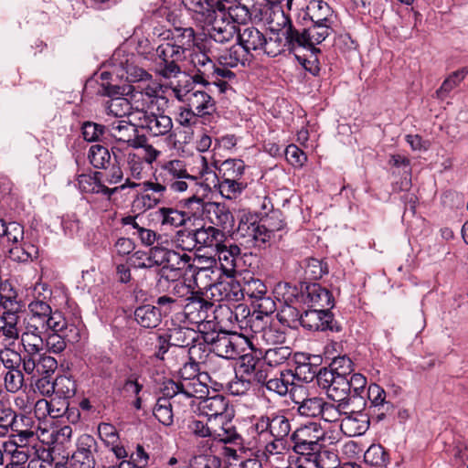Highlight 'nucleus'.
Wrapping results in <instances>:
<instances>
[{
  "label": "nucleus",
  "mask_w": 468,
  "mask_h": 468,
  "mask_svg": "<svg viewBox=\"0 0 468 468\" xmlns=\"http://www.w3.org/2000/svg\"><path fill=\"white\" fill-rule=\"evenodd\" d=\"M290 397L298 414L305 418H319L324 406V399L318 396H309L308 389L303 385H292Z\"/></svg>",
  "instance_id": "nucleus-15"
},
{
  "label": "nucleus",
  "mask_w": 468,
  "mask_h": 468,
  "mask_svg": "<svg viewBox=\"0 0 468 468\" xmlns=\"http://www.w3.org/2000/svg\"><path fill=\"white\" fill-rule=\"evenodd\" d=\"M226 17V15L219 13L209 25H206L209 39L225 44L231 41L236 35L238 36V26H234L233 21H228Z\"/></svg>",
  "instance_id": "nucleus-23"
},
{
  "label": "nucleus",
  "mask_w": 468,
  "mask_h": 468,
  "mask_svg": "<svg viewBox=\"0 0 468 468\" xmlns=\"http://www.w3.org/2000/svg\"><path fill=\"white\" fill-rule=\"evenodd\" d=\"M208 345L209 344L204 341V335L201 336L199 335L197 341L187 347L189 360L196 362L198 365L205 362L208 351H210L207 347Z\"/></svg>",
  "instance_id": "nucleus-62"
},
{
  "label": "nucleus",
  "mask_w": 468,
  "mask_h": 468,
  "mask_svg": "<svg viewBox=\"0 0 468 468\" xmlns=\"http://www.w3.org/2000/svg\"><path fill=\"white\" fill-rule=\"evenodd\" d=\"M293 451L297 454L314 455L324 441V431L317 422L301 425L292 434Z\"/></svg>",
  "instance_id": "nucleus-9"
},
{
  "label": "nucleus",
  "mask_w": 468,
  "mask_h": 468,
  "mask_svg": "<svg viewBox=\"0 0 468 468\" xmlns=\"http://www.w3.org/2000/svg\"><path fill=\"white\" fill-rule=\"evenodd\" d=\"M204 341L210 344L213 352L224 359H235L247 349L253 351L252 344L241 334L220 331L204 334Z\"/></svg>",
  "instance_id": "nucleus-5"
},
{
  "label": "nucleus",
  "mask_w": 468,
  "mask_h": 468,
  "mask_svg": "<svg viewBox=\"0 0 468 468\" xmlns=\"http://www.w3.org/2000/svg\"><path fill=\"white\" fill-rule=\"evenodd\" d=\"M303 327L311 331H339L340 327L334 319L333 314L328 310L312 308L303 313L302 317Z\"/></svg>",
  "instance_id": "nucleus-21"
},
{
  "label": "nucleus",
  "mask_w": 468,
  "mask_h": 468,
  "mask_svg": "<svg viewBox=\"0 0 468 468\" xmlns=\"http://www.w3.org/2000/svg\"><path fill=\"white\" fill-rule=\"evenodd\" d=\"M200 160L202 169L199 176L191 175L186 162L181 159L164 161L153 174L156 186H152L165 194L167 190L176 194L186 192L190 186H197L198 179L209 170L206 158L201 157Z\"/></svg>",
  "instance_id": "nucleus-1"
},
{
  "label": "nucleus",
  "mask_w": 468,
  "mask_h": 468,
  "mask_svg": "<svg viewBox=\"0 0 468 468\" xmlns=\"http://www.w3.org/2000/svg\"><path fill=\"white\" fill-rule=\"evenodd\" d=\"M468 74V68H463L452 72L447 79L444 80L441 86L436 91L437 97L444 99L454 88L460 85Z\"/></svg>",
  "instance_id": "nucleus-55"
},
{
  "label": "nucleus",
  "mask_w": 468,
  "mask_h": 468,
  "mask_svg": "<svg viewBox=\"0 0 468 468\" xmlns=\"http://www.w3.org/2000/svg\"><path fill=\"white\" fill-rule=\"evenodd\" d=\"M137 127V124H133L130 121L116 119L107 124V135L116 143L137 147L140 145Z\"/></svg>",
  "instance_id": "nucleus-19"
},
{
  "label": "nucleus",
  "mask_w": 468,
  "mask_h": 468,
  "mask_svg": "<svg viewBox=\"0 0 468 468\" xmlns=\"http://www.w3.org/2000/svg\"><path fill=\"white\" fill-rule=\"evenodd\" d=\"M318 386L326 391L327 397L334 402L346 401L350 403V386L347 377L339 373L326 371V367L319 369L317 375Z\"/></svg>",
  "instance_id": "nucleus-13"
},
{
  "label": "nucleus",
  "mask_w": 468,
  "mask_h": 468,
  "mask_svg": "<svg viewBox=\"0 0 468 468\" xmlns=\"http://www.w3.org/2000/svg\"><path fill=\"white\" fill-rule=\"evenodd\" d=\"M305 302L314 309L329 311L334 307V297L331 292L318 283H313L306 287Z\"/></svg>",
  "instance_id": "nucleus-31"
},
{
  "label": "nucleus",
  "mask_w": 468,
  "mask_h": 468,
  "mask_svg": "<svg viewBox=\"0 0 468 468\" xmlns=\"http://www.w3.org/2000/svg\"><path fill=\"white\" fill-rule=\"evenodd\" d=\"M273 218H278L277 212H272L270 216L267 215V218L261 222H249L248 219L242 218L239 223L237 234L247 239L248 243H251L255 247H261L271 240L274 231L282 229L284 226L283 221L272 225Z\"/></svg>",
  "instance_id": "nucleus-7"
},
{
  "label": "nucleus",
  "mask_w": 468,
  "mask_h": 468,
  "mask_svg": "<svg viewBox=\"0 0 468 468\" xmlns=\"http://www.w3.org/2000/svg\"><path fill=\"white\" fill-rule=\"evenodd\" d=\"M226 15L228 21H233L234 26L245 24L250 18V13L246 5L235 4L226 8L220 7V12Z\"/></svg>",
  "instance_id": "nucleus-54"
},
{
  "label": "nucleus",
  "mask_w": 468,
  "mask_h": 468,
  "mask_svg": "<svg viewBox=\"0 0 468 468\" xmlns=\"http://www.w3.org/2000/svg\"><path fill=\"white\" fill-rule=\"evenodd\" d=\"M238 291L239 295H247L253 302L267 294V286L260 279L250 278L245 282L242 288L239 286Z\"/></svg>",
  "instance_id": "nucleus-52"
},
{
  "label": "nucleus",
  "mask_w": 468,
  "mask_h": 468,
  "mask_svg": "<svg viewBox=\"0 0 468 468\" xmlns=\"http://www.w3.org/2000/svg\"><path fill=\"white\" fill-rule=\"evenodd\" d=\"M63 329L60 332H55L53 330L44 331L46 348L48 352L58 354L61 353L67 346L65 340V334Z\"/></svg>",
  "instance_id": "nucleus-59"
},
{
  "label": "nucleus",
  "mask_w": 468,
  "mask_h": 468,
  "mask_svg": "<svg viewBox=\"0 0 468 468\" xmlns=\"http://www.w3.org/2000/svg\"><path fill=\"white\" fill-rule=\"evenodd\" d=\"M194 239L196 246L200 248H214L216 249L226 240L225 233L214 227H202L193 230Z\"/></svg>",
  "instance_id": "nucleus-35"
},
{
  "label": "nucleus",
  "mask_w": 468,
  "mask_h": 468,
  "mask_svg": "<svg viewBox=\"0 0 468 468\" xmlns=\"http://www.w3.org/2000/svg\"><path fill=\"white\" fill-rule=\"evenodd\" d=\"M160 390L165 396L175 397L176 402L186 408L192 405L194 399H202L207 387L198 378L179 381L167 379L163 382Z\"/></svg>",
  "instance_id": "nucleus-6"
},
{
  "label": "nucleus",
  "mask_w": 468,
  "mask_h": 468,
  "mask_svg": "<svg viewBox=\"0 0 468 468\" xmlns=\"http://www.w3.org/2000/svg\"><path fill=\"white\" fill-rule=\"evenodd\" d=\"M186 57L183 55V50L175 48L170 42L160 44L154 53V63L156 72L165 79L176 78L181 73L179 62Z\"/></svg>",
  "instance_id": "nucleus-12"
},
{
  "label": "nucleus",
  "mask_w": 468,
  "mask_h": 468,
  "mask_svg": "<svg viewBox=\"0 0 468 468\" xmlns=\"http://www.w3.org/2000/svg\"><path fill=\"white\" fill-rule=\"evenodd\" d=\"M247 184L243 180L219 179L218 191L227 199H234L241 194Z\"/></svg>",
  "instance_id": "nucleus-56"
},
{
  "label": "nucleus",
  "mask_w": 468,
  "mask_h": 468,
  "mask_svg": "<svg viewBox=\"0 0 468 468\" xmlns=\"http://www.w3.org/2000/svg\"><path fill=\"white\" fill-rule=\"evenodd\" d=\"M192 258L185 251L168 250L167 262L158 269L156 289L160 292L169 290L170 281L176 280L184 268L192 269Z\"/></svg>",
  "instance_id": "nucleus-10"
},
{
  "label": "nucleus",
  "mask_w": 468,
  "mask_h": 468,
  "mask_svg": "<svg viewBox=\"0 0 468 468\" xmlns=\"http://www.w3.org/2000/svg\"><path fill=\"white\" fill-rule=\"evenodd\" d=\"M333 32V27L324 24H314L305 28L307 39L313 48V52L319 51L314 46L322 43Z\"/></svg>",
  "instance_id": "nucleus-50"
},
{
  "label": "nucleus",
  "mask_w": 468,
  "mask_h": 468,
  "mask_svg": "<svg viewBox=\"0 0 468 468\" xmlns=\"http://www.w3.org/2000/svg\"><path fill=\"white\" fill-rule=\"evenodd\" d=\"M251 430L259 436L287 439L291 430L289 418L282 411L271 412L252 419Z\"/></svg>",
  "instance_id": "nucleus-8"
},
{
  "label": "nucleus",
  "mask_w": 468,
  "mask_h": 468,
  "mask_svg": "<svg viewBox=\"0 0 468 468\" xmlns=\"http://www.w3.org/2000/svg\"><path fill=\"white\" fill-rule=\"evenodd\" d=\"M303 314L293 303L282 304L277 314L278 320L290 328H297L302 324Z\"/></svg>",
  "instance_id": "nucleus-48"
},
{
  "label": "nucleus",
  "mask_w": 468,
  "mask_h": 468,
  "mask_svg": "<svg viewBox=\"0 0 468 468\" xmlns=\"http://www.w3.org/2000/svg\"><path fill=\"white\" fill-rule=\"evenodd\" d=\"M45 330L35 325L27 324L25 331L20 335V343L23 350L41 351L44 339L42 334Z\"/></svg>",
  "instance_id": "nucleus-41"
},
{
  "label": "nucleus",
  "mask_w": 468,
  "mask_h": 468,
  "mask_svg": "<svg viewBox=\"0 0 468 468\" xmlns=\"http://www.w3.org/2000/svg\"><path fill=\"white\" fill-rule=\"evenodd\" d=\"M220 267L218 268L227 277H233L236 272L237 261L240 249L236 244H227L225 241L215 249Z\"/></svg>",
  "instance_id": "nucleus-27"
},
{
  "label": "nucleus",
  "mask_w": 468,
  "mask_h": 468,
  "mask_svg": "<svg viewBox=\"0 0 468 468\" xmlns=\"http://www.w3.org/2000/svg\"><path fill=\"white\" fill-rule=\"evenodd\" d=\"M183 4L197 27L203 29L220 12V0H183Z\"/></svg>",
  "instance_id": "nucleus-16"
},
{
  "label": "nucleus",
  "mask_w": 468,
  "mask_h": 468,
  "mask_svg": "<svg viewBox=\"0 0 468 468\" xmlns=\"http://www.w3.org/2000/svg\"><path fill=\"white\" fill-rule=\"evenodd\" d=\"M187 429L188 431L196 437H218L219 440L224 442L234 441L239 437L232 428H224L223 426L221 430L225 431L226 435L220 433L215 434L205 421L197 419H192L188 421Z\"/></svg>",
  "instance_id": "nucleus-32"
},
{
  "label": "nucleus",
  "mask_w": 468,
  "mask_h": 468,
  "mask_svg": "<svg viewBox=\"0 0 468 468\" xmlns=\"http://www.w3.org/2000/svg\"><path fill=\"white\" fill-rule=\"evenodd\" d=\"M88 159L95 168L106 169V165L109 164L111 160V154L106 147L94 144L91 145L89 150Z\"/></svg>",
  "instance_id": "nucleus-58"
},
{
  "label": "nucleus",
  "mask_w": 468,
  "mask_h": 468,
  "mask_svg": "<svg viewBox=\"0 0 468 468\" xmlns=\"http://www.w3.org/2000/svg\"><path fill=\"white\" fill-rule=\"evenodd\" d=\"M307 16L312 23L334 26L335 15L333 8L323 0H312L307 5Z\"/></svg>",
  "instance_id": "nucleus-34"
},
{
  "label": "nucleus",
  "mask_w": 468,
  "mask_h": 468,
  "mask_svg": "<svg viewBox=\"0 0 468 468\" xmlns=\"http://www.w3.org/2000/svg\"><path fill=\"white\" fill-rule=\"evenodd\" d=\"M113 73L129 82H145L152 80V75L139 67L133 55H124L121 51L113 54Z\"/></svg>",
  "instance_id": "nucleus-14"
},
{
  "label": "nucleus",
  "mask_w": 468,
  "mask_h": 468,
  "mask_svg": "<svg viewBox=\"0 0 468 468\" xmlns=\"http://www.w3.org/2000/svg\"><path fill=\"white\" fill-rule=\"evenodd\" d=\"M184 409L185 407L181 403L176 402L175 397H168L162 394V396L158 398L153 412L159 422L169 426L173 423L174 411L179 412Z\"/></svg>",
  "instance_id": "nucleus-30"
},
{
  "label": "nucleus",
  "mask_w": 468,
  "mask_h": 468,
  "mask_svg": "<svg viewBox=\"0 0 468 468\" xmlns=\"http://www.w3.org/2000/svg\"><path fill=\"white\" fill-rule=\"evenodd\" d=\"M239 284L230 282H217L210 284H203L206 290L207 297L209 298L214 304L216 302L222 301H238L239 299Z\"/></svg>",
  "instance_id": "nucleus-29"
},
{
  "label": "nucleus",
  "mask_w": 468,
  "mask_h": 468,
  "mask_svg": "<svg viewBox=\"0 0 468 468\" xmlns=\"http://www.w3.org/2000/svg\"><path fill=\"white\" fill-rule=\"evenodd\" d=\"M184 204L192 217L202 218L218 229H230L234 226V215L225 203L205 201L193 195Z\"/></svg>",
  "instance_id": "nucleus-4"
},
{
  "label": "nucleus",
  "mask_w": 468,
  "mask_h": 468,
  "mask_svg": "<svg viewBox=\"0 0 468 468\" xmlns=\"http://www.w3.org/2000/svg\"><path fill=\"white\" fill-rule=\"evenodd\" d=\"M314 468H332L339 463L336 452L320 446V450L315 452L314 455L310 454Z\"/></svg>",
  "instance_id": "nucleus-53"
},
{
  "label": "nucleus",
  "mask_w": 468,
  "mask_h": 468,
  "mask_svg": "<svg viewBox=\"0 0 468 468\" xmlns=\"http://www.w3.org/2000/svg\"><path fill=\"white\" fill-rule=\"evenodd\" d=\"M152 186H156L154 178L142 182V190L136 194L133 201L135 209L144 212L156 207L162 202L165 194Z\"/></svg>",
  "instance_id": "nucleus-24"
},
{
  "label": "nucleus",
  "mask_w": 468,
  "mask_h": 468,
  "mask_svg": "<svg viewBox=\"0 0 468 468\" xmlns=\"http://www.w3.org/2000/svg\"><path fill=\"white\" fill-rule=\"evenodd\" d=\"M134 318L144 328H155L162 321L161 311L151 304L137 307L134 311Z\"/></svg>",
  "instance_id": "nucleus-40"
},
{
  "label": "nucleus",
  "mask_w": 468,
  "mask_h": 468,
  "mask_svg": "<svg viewBox=\"0 0 468 468\" xmlns=\"http://www.w3.org/2000/svg\"><path fill=\"white\" fill-rule=\"evenodd\" d=\"M174 91L178 100L186 102L190 109L196 111V114L204 117L211 115L216 112V102L214 99L205 90H189L182 94L180 89L175 88Z\"/></svg>",
  "instance_id": "nucleus-17"
},
{
  "label": "nucleus",
  "mask_w": 468,
  "mask_h": 468,
  "mask_svg": "<svg viewBox=\"0 0 468 468\" xmlns=\"http://www.w3.org/2000/svg\"><path fill=\"white\" fill-rule=\"evenodd\" d=\"M309 360L310 358L303 355L298 356L294 373L290 375L305 382L312 381L314 377L317 378L319 370Z\"/></svg>",
  "instance_id": "nucleus-49"
},
{
  "label": "nucleus",
  "mask_w": 468,
  "mask_h": 468,
  "mask_svg": "<svg viewBox=\"0 0 468 468\" xmlns=\"http://www.w3.org/2000/svg\"><path fill=\"white\" fill-rule=\"evenodd\" d=\"M251 57L242 47L235 44L217 57L218 67L229 70L239 66L245 67L250 62Z\"/></svg>",
  "instance_id": "nucleus-28"
},
{
  "label": "nucleus",
  "mask_w": 468,
  "mask_h": 468,
  "mask_svg": "<svg viewBox=\"0 0 468 468\" xmlns=\"http://www.w3.org/2000/svg\"><path fill=\"white\" fill-rule=\"evenodd\" d=\"M77 186L82 193L101 194L107 200H111L112 196L117 193L116 188H110L102 183V172L78 176Z\"/></svg>",
  "instance_id": "nucleus-25"
},
{
  "label": "nucleus",
  "mask_w": 468,
  "mask_h": 468,
  "mask_svg": "<svg viewBox=\"0 0 468 468\" xmlns=\"http://www.w3.org/2000/svg\"><path fill=\"white\" fill-rule=\"evenodd\" d=\"M289 25L284 29L285 41L290 50H294L297 48H303L313 51L310 41L307 39L305 34V28L302 31L294 28L291 22L288 21Z\"/></svg>",
  "instance_id": "nucleus-44"
},
{
  "label": "nucleus",
  "mask_w": 468,
  "mask_h": 468,
  "mask_svg": "<svg viewBox=\"0 0 468 468\" xmlns=\"http://www.w3.org/2000/svg\"><path fill=\"white\" fill-rule=\"evenodd\" d=\"M197 48L187 55L197 71L193 77L194 81L201 84H208L211 81L221 93L226 92L230 89L229 81L236 79V74L232 70L218 67L199 46H197Z\"/></svg>",
  "instance_id": "nucleus-3"
},
{
  "label": "nucleus",
  "mask_w": 468,
  "mask_h": 468,
  "mask_svg": "<svg viewBox=\"0 0 468 468\" xmlns=\"http://www.w3.org/2000/svg\"><path fill=\"white\" fill-rule=\"evenodd\" d=\"M172 287L170 294L178 299L180 303H186L189 298H192L193 295L197 292V291H194L190 284H186L185 282L179 281L178 278L176 280L170 281L169 288Z\"/></svg>",
  "instance_id": "nucleus-64"
},
{
  "label": "nucleus",
  "mask_w": 468,
  "mask_h": 468,
  "mask_svg": "<svg viewBox=\"0 0 468 468\" xmlns=\"http://www.w3.org/2000/svg\"><path fill=\"white\" fill-rule=\"evenodd\" d=\"M291 355L292 350L290 347L276 346L265 351L263 360L270 367H277L286 362Z\"/></svg>",
  "instance_id": "nucleus-57"
},
{
  "label": "nucleus",
  "mask_w": 468,
  "mask_h": 468,
  "mask_svg": "<svg viewBox=\"0 0 468 468\" xmlns=\"http://www.w3.org/2000/svg\"><path fill=\"white\" fill-rule=\"evenodd\" d=\"M303 269L305 278L308 280H319L327 273L326 266L323 262L314 258H308L303 261Z\"/></svg>",
  "instance_id": "nucleus-63"
},
{
  "label": "nucleus",
  "mask_w": 468,
  "mask_h": 468,
  "mask_svg": "<svg viewBox=\"0 0 468 468\" xmlns=\"http://www.w3.org/2000/svg\"><path fill=\"white\" fill-rule=\"evenodd\" d=\"M198 410L208 420L219 419L222 425L230 421L234 416V410L229 406V399L222 395L204 398L198 404Z\"/></svg>",
  "instance_id": "nucleus-18"
},
{
  "label": "nucleus",
  "mask_w": 468,
  "mask_h": 468,
  "mask_svg": "<svg viewBox=\"0 0 468 468\" xmlns=\"http://www.w3.org/2000/svg\"><path fill=\"white\" fill-rule=\"evenodd\" d=\"M51 291L47 283L38 282L33 288V299L27 305L28 324L35 325L45 331L60 332L67 329V321L61 312L53 310L48 299Z\"/></svg>",
  "instance_id": "nucleus-2"
},
{
  "label": "nucleus",
  "mask_w": 468,
  "mask_h": 468,
  "mask_svg": "<svg viewBox=\"0 0 468 468\" xmlns=\"http://www.w3.org/2000/svg\"><path fill=\"white\" fill-rule=\"evenodd\" d=\"M364 461L372 467L387 468L390 456L381 444H371L364 453Z\"/></svg>",
  "instance_id": "nucleus-42"
},
{
  "label": "nucleus",
  "mask_w": 468,
  "mask_h": 468,
  "mask_svg": "<svg viewBox=\"0 0 468 468\" xmlns=\"http://www.w3.org/2000/svg\"><path fill=\"white\" fill-rule=\"evenodd\" d=\"M105 111L108 115L122 119L125 116H133L129 97H112L105 103Z\"/></svg>",
  "instance_id": "nucleus-43"
},
{
  "label": "nucleus",
  "mask_w": 468,
  "mask_h": 468,
  "mask_svg": "<svg viewBox=\"0 0 468 468\" xmlns=\"http://www.w3.org/2000/svg\"><path fill=\"white\" fill-rule=\"evenodd\" d=\"M273 293L276 299L282 303V304L293 303L299 294V291L296 286L289 282H281L274 287Z\"/></svg>",
  "instance_id": "nucleus-60"
},
{
  "label": "nucleus",
  "mask_w": 468,
  "mask_h": 468,
  "mask_svg": "<svg viewBox=\"0 0 468 468\" xmlns=\"http://www.w3.org/2000/svg\"><path fill=\"white\" fill-rule=\"evenodd\" d=\"M369 427V419L362 410H348L341 419L340 430L348 436L355 437L364 434Z\"/></svg>",
  "instance_id": "nucleus-26"
},
{
  "label": "nucleus",
  "mask_w": 468,
  "mask_h": 468,
  "mask_svg": "<svg viewBox=\"0 0 468 468\" xmlns=\"http://www.w3.org/2000/svg\"><path fill=\"white\" fill-rule=\"evenodd\" d=\"M238 44L251 54L252 51L261 52L262 45L266 44V37L258 28L254 27H245L243 30H238Z\"/></svg>",
  "instance_id": "nucleus-33"
},
{
  "label": "nucleus",
  "mask_w": 468,
  "mask_h": 468,
  "mask_svg": "<svg viewBox=\"0 0 468 468\" xmlns=\"http://www.w3.org/2000/svg\"><path fill=\"white\" fill-rule=\"evenodd\" d=\"M242 314L250 313V310L244 304H238L234 310L231 309L228 304H214V308L211 309L213 313V318L221 327H232L234 326V320H238L239 312Z\"/></svg>",
  "instance_id": "nucleus-36"
},
{
  "label": "nucleus",
  "mask_w": 468,
  "mask_h": 468,
  "mask_svg": "<svg viewBox=\"0 0 468 468\" xmlns=\"http://www.w3.org/2000/svg\"><path fill=\"white\" fill-rule=\"evenodd\" d=\"M37 249L35 245L23 242L16 243L9 250V258L17 262H27L37 257Z\"/></svg>",
  "instance_id": "nucleus-51"
},
{
  "label": "nucleus",
  "mask_w": 468,
  "mask_h": 468,
  "mask_svg": "<svg viewBox=\"0 0 468 468\" xmlns=\"http://www.w3.org/2000/svg\"><path fill=\"white\" fill-rule=\"evenodd\" d=\"M202 292L197 291L192 298L183 303L184 316L191 324H197L207 321L208 312L214 308V303L202 297Z\"/></svg>",
  "instance_id": "nucleus-22"
},
{
  "label": "nucleus",
  "mask_w": 468,
  "mask_h": 468,
  "mask_svg": "<svg viewBox=\"0 0 468 468\" xmlns=\"http://www.w3.org/2000/svg\"><path fill=\"white\" fill-rule=\"evenodd\" d=\"M347 410H349V403L346 401L335 402V404L324 400V406L319 418L326 422L341 421L344 414L347 413Z\"/></svg>",
  "instance_id": "nucleus-47"
},
{
  "label": "nucleus",
  "mask_w": 468,
  "mask_h": 468,
  "mask_svg": "<svg viewBox=\"0 0 468 468\" xmlns=\"http://www.w3.org/2000/svg\"><path fill=\"white\" fill-rule=\"evenodd\" d=\"M196 32L193 27H175L172 33L170 44L175 46L180 50H183V55L187 57V53L192 52L191 48L195 46Z\"/></svg>",
  "instance_id": "nucleus-39"
},
{
  "label": "nucleus",
  "mask_w": 468,
  "mask_h": 468,
  "mask_svg": "<svg viewBox=\"0 0 468 468\" xmlns=\"http://www.w3.org/2000/svg\"><path fill=\"white\" fill-rule=\"evenodd\" d=\"M134 121L137 122L138 127L154 137L167 135L173 129L172 119L164 113L150 112L140 118H134Z\"/></svg>",
  "instance_id": "nucleus-20"
},
{
  "label": "nucleus",
  "mask_w": 468,
  "mask_h": 468,
  "mask_svg": "<svg viewBox=\"0 0 468 468\" xmlns=\"http://www.w3.org/2000/svg\"><path fill=\"white\" fill-rule=\"evenodd\" d=\"M220 179L242 180L245 164L241 159H227L218 168Z\"/></svg>",
  "instance_id": "nucleus-46"
},
{
  "label": "nucleus",
  "mask_w": 468,
  "mask_h": 468,
  "mask_svg": "<svg viewBox=\"0 0 468 468\" xmlns=\"http://www.w3.org/2000/svg\"><path fill=\"white\" fill-rule=\"evenodd\" d=\"M155 216L161 226L165 228L182 227L190 218L188 213L172 207H159Z\"/></svg>",
  "instance_id": "nucleus-37"
},
{
  "label": "nucleus",
  "mask_w": 468,
  "mask_h": 468,
  "mask_svg": "<svg viewBox=\"0 0 468 468\" xmlns=\"http://www.w3.org/2000/svg\"><path fill=\"white\" fill-rule=\"evenodd\" d=\"M0 308L3 309L1 320L5 324L17 326L18 313L21 309L19 302L16 296H6L3 300Z\"/></svg>",
  "instance_id": "nucleus-45"
},
{
  "label": "nucleus",
  "mask_w": 468,
  "mask_h": 468,
  "mask_svg": "<svg viewBox=\"0 0 468 468\" xmlns=\"http://www.w3.org/2000/svg\"><path fill=\"white\" fill-rule=\"evenodd\" d=\"M161 86L152 82L145 87H133L126 93L132 106L133 117L140 118L143 114H147L158 103L159 100L164 99L161 95Z\"/></svg>",
  "instance_id": "nucleus-11"
},
{
  "label": "nucleus",
  "mask_w": 468,
  "mask_h": 468,
  "mask_svg": "<svg viewBox=\"0 0 468 468\" xmlns=\"http://www.w3.org/2000/svg\"><path fill=\"white\" fill-rule=\"evenodd\" d=\"M76 393L75 381L67 376H58L55 378V396L64 399L72 398Z\"/></svg>",
  "instance_id": "nucleus-61"
},
{
  "label": "nucleus",
  "mask_w": 468,
  "mask_h": 468,
  "mask_svg": "<svg viewBox=\"0 0 468 468\" xmlns=\"http://www.w3.org/2000/svg\"><path fill=\"white\" fill-rule=\"evenodd\" d=\"M198 337V332L186 326H175L167 334L168 345L181 348H187Z\"/></svg>",
  "instance_id": "nucleus-38"
}]
</instances>
